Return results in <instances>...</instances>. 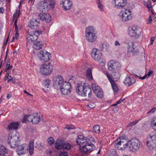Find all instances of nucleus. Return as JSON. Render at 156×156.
<instances>
[{
  "label": "nucleus",
  "mask_w": 156,
  "mask_h": 156,
  "mask_svg": "<svg viewBox=\"0 0 156 156\" xmlns=\"http://www.w3.org/2000/svg\"><path fill=\"white\" fill-rule=\"evenodd\" d=\"M98 2H97V3L98 4V8L101 9V10H103V5L101 4L99 2L100 0H98Z\"/></svg>",
  "instance_id": "obj_49"
},
{
  "label": "nucleus",
  "mask_w": 156,
  "mask_h": 156,
  "mask_svg": "<svg viewBox=\"0 0 156 156\" xmlns=\"http://www.w3.org/2000/svg\"><path fill=\"white\" fill-rule=\"evenodd\" d=\"M34 142L30 141L29 144V148H34Z\"/></svg>",
  "instance_id": "obj_50"
},
{
  "label": "nucleus",
  "mask_w": 156,
  "mask_h": 156,
  "mask_svg": "<svg viewBox=\"0 0 156 156\" xmlns=\"http://www.w3.org/2000/svg\"><path fill=\"white\" fill-rule=\"evenodd\" d=\"M85 84L83 83V84L79 83L76 88V92L78 94L82 96L84 94L83 92L85 90V87L86 86Z\"/></svg>",
  "instance_id": "obj_22"
},
{
  "label": "nucleus",
  "mask_w": 156,
  "mask_h": 156,
  "mask_svg": "<svg viewBox=\"0 0 156 156\" xmlns=\"http://www.w3.org/2000/svg\"><path fill=\"white\" fill-rule=\"evenodd\" d=\"M51 55L50 53L48 52L45 50H41L38 55V58L40 61L44 62H47L50 59Z\"/></svg>",
  "instance_id": "obj_9"
},
{
  "label": "nucleus",
  "mask_w": 156,
  "mask_h": 156,
  "mask_svg": "<svg viewBox=\"0 0 156 156\" xmlns=\"http://www.w3.org/2000/svg\"><path fill=\"white\" fill-rule=\"evenodd\" d=\"M64 83L63 79L60 76H55L53 79V86L56 89H60Z\"/></svg>",
  "instance_id": "obj_13"
},
{
  "label": "nucleus",
  "mask_w": 156,
  "mask_h": 156,
  "mask_svg": "<svg viewBox=\"0 0 156 156\" xmlns=\"http://www.w3.org/2000/svg\"><path fill=\"white\" fill-rule=\"evenodd\" d=\"M67 153L66 152H64L62 154L61 156H67Z\"/></svg>",
  "instance_id": "obj_63"
},
{
  "label": "nucleus",
  "mask_w": 156,
  "mask_h": 156,
  "mask_svg": "<svg viewBox=\"0 0 156 156\" xmlns=\"http://www.w3.org/2000/svg\"><path fill=\"white\" fill-rule=\"evenodd\" d=\"M95 105L94 104H93L92 105H91V104L87 105V106L89 107L90 109L94 108L95 107Z\"/></svg>",
  "instance_id": "obj_55"
},
{
  "label": "nucleus",
  "mask_w": 156,
  "mask_h": 156,
  "mask_svg": "<svg viewBox=\"0 0 156 156\" xmlns=\"http://www.w3.org/2000/svg\"><path fill=\"white\" fill-rule=\"evenodd\" d=\"M114 146L115 148L118 150H124L126 148L129 147V140L128 141L122 137L119 138L117 140Z\"/></svg>",
  "instance_id": "obj_4"
},
{
  "label": "nucleus",
  "mask_w": 156,
  "mask_h": 156,
  "mask_svg": "<svg viewBox=\"0 0 156 156\" xmlns=\"http://www.w3.org/2000/svg\"><path fill=\"white\" fill-rule=\"evenodd\" d=\"M85 84L83 83V84L79 83L76 88V92L78 94L82 96L84 94L83 92L85 90V87L86 86Z\"/></svg>",
  "instance_id": "obj_21"
},
{
  "label": "nucleus",
  "mask_w": 156,
  "mask_h": 156,
  "mask_svg": "<svg viewBox=\"0 0 156 156\" xmlns=\"http://www.w3.org/2000/svg\"><path fill=\"white\" fill-rule=\"evenodd\" d=\"M131 11L125 10L122 16V20L123 21H128L132 18V16L130 14Z\"/></svg>",
  "instance_id": "obj_20"
},
{
  "label": "nucleus",
  "mask_w": 156,
  "mask_h": 156,
  "mask_svg": "<svg viewBox=\"0 0 156 156\" xmlns=\"http://www.w3.org/2000/svg\"><path fill=\"white\" fill-rule=\"evenodd\" d=\"M155 109H156L155 108H153L150 111L147 112V114H149L153 113L155 112Z\"/></svg>",
  "instance_id": "obj_52"
},
{
  "label": "nucleus",
  "mask_w": 156,
  "mask_h": 156,
  "mask_svg": "<svg viewBox=\"0 0 156 156\" xmlns=\"http://www.w3.org/2000/svg\"><path fill=\"white\" fill-rule=\"evenodd\" d=\"M19 124L18 122H12L8 126V129L9 131L16 130L18 129Z\"/></svg>",
  "instance_id": "obj_27"
},
{
  "label": "nucleus",
  "mask_w": 156,
  "mask_h": 156,
  "mask_svg": "<svg viewBox=\"0 0 156 156\" xmlns=\"http://www.w3.org/2000/svg\"><path fill=\"white\" fill-rule=\"evenodd\" d=\"M138 122V121L137 120H135L134 121L131 122L129 124H128L127 126V127H129L130 126H134L136 125Z\"/></svg>",
  "instance_id": "obj_47"
},
{
  "label": "nucleus",
  "mask_w": 156,
  "mask_h": 156,
  "mask_svg": "<svg viewBox=\"0 0 156 156\" xmlns=\"http://www.w3.org/2000/svg\"><path fill=\"white\" fill-rule=\"evenodd\" d=\"M141 29L140 28L133 27L129 29V34L132 37L138 38L141 34Z\"/></svg>",
  "instance_id": "obj_14"
},
{
  "label": "nucleus",
  "mask_w": 156,
  "mask_h": 156,
  "mask_svg": "<svg viewBox=\"0 0 156 156\" xmlns=\"http://www.w3.org/2000/svg\"><path fill=\"white\" fill-rule=\"evenodd\" d=\"M53 66L50 62L43 64L40 68V73L44 75H48L52 71Z\"/></svg>",
  "instance_id": "obj_6"
},
{
  "label": "nucleus",
  "mask_w": 156,
  "mask_h": 156,
  "mask_svg": "<svg viewBox=\"0 0 156 156\" xmlns=\"http://www.w3.org/2000/svg\"><path fill=\"white\" fill-rule=\"evenodd\" d=\"M85 38L86 40L90 43L94 42L97 38V31L93 26H89L85 29Z\"/></svg>",
  "instance_id": "obj_2"
},
{
  "label": "nucleus",
  "mask_w": 156,
  "mask_h": 156,
  "mask_svg": "<svg viewBox=\"0 0 156 156\" xmlns=\"http://www.w3.org/2000/svg\"><path fill=\"white\" fill-rule=\"evenodd\" d=\"M74 126H73L71 125L70 126H67L66 127V128L68 129H74Z\"/></svg>",
  "instance_id": "obj_51"
},
{
  "label": "nucleus",
  "mask_w": 156,
  "mask_h": 156,
  "mask_svg": "<svg viewBox=\"0 0 156 156\" xmlns=\"http://www.w3.org/2000/svg\"><path fill=\"white\" fill-rule=\"evenodd\" d=\"M93 91L96 96L98 98H102L103 97V93L102 90L95 84L92 85Z\"/></svg>",
  "instance_id": "obj_16"
},
{
  "label": "nucleus",
  "mask_w": 156,
  "mask_h": 156,
  "mask_svg": "<svg viewBox=\"0 0 156 156\" xmlns=\"http://www.w3.org/2000/svg\"><path fill=\"white\" fill-rule=\"evenodd\" d=\"M91 55L95 60L99 61L100 63L105 62V61L102 58V53L98 49L93 48L91 51Z\"/></svg>",
  "instance_id": "obj_7"
},
{
  "label": "nucleus",
  "mask_w": 156,
  "mask_h": 156,
  "mask_svg": "<svg viewBox=\"0 0 156 156\" xmlns=\"http://www.w3.org/2000/svg\"><path fill=\"white\" fill-rule=\"evenodd\" d=\"M153 74V71L151 70H150V71H149L148 73L146 75H147V76H150L151 75Z\"/></svg>",
  "instance_id": "obj_54"
},
{
  "label": "nucleus",
  "mask_w": 156,
  "mask_h": 156,
  "mask_svg": "<svg viewBox=\"0 0 156 156\" xmlns=\"http://www.w3.org/2000/svg\"><path fill=\"white\" fill-rule=\"evenodd\" d=\"M28 148V146L26 144H22L20 147V155L23 154L27 152Z\"/></svg>",
  "instance_id": "obj_31"
},
{
  "label": "nucleus",
  "mask_w": 156,
  "mask_h": 156,
  "mask_svg": "<svg viewBox=\"0 0 156 156\" xmlns=\"http://www.w3.org/2000/svg\"><path fill=\"white\" fill-rule=\"evenodd\" d=\"M28 121L34 124L38 123L40 121V117L37 113L28 115Z\"/></svg>",
  "instance_id": "obj_15"
},
{
  "label": "nucleus",
  "mask_w": 156,
  "mask_h": 156,
  "mask_svg": "<svg viewBox=\"0 0 156 156\" xmlns=\"http://www.w3.org/2000/svg\"><path fill=\"white\" fill-rule=\"evenodd\" d=\"M28 32L29 36L27 37V43L34 42L37 39L38 35L41 34V31H33Z\"/></svg>",
  "instance_id": "obj_10"
},
{
  "label": "nucleus",
  "mask_w": 156,
  "mask_h": 156,
  "mask_svg": "<svg viewBox=\"0 0 156 156\" xmlns=\"http://www.w3.org/2000/svg\"><path fill=\"white\" fill-rule=\"evenodd\" d=\"M49 4L48 6H49L50 8H51L52 9L54 8L55 5V0H50L48 1Z\"/></svg>",
  "instance_id": "obj_40"
},
{
  "label": "nucleus",
  "mask_w": 156,
  "mask_h": 156,
  "mask_svg": "<svg viewBox=\"0 0 156 156\" xmlns=\"http://www.w3.org/2000/svg\"><path fill=\"white\" fill-rule=\"evenodd\" d=\"M112 71V73H111L110 75H109V76H111L112 80L113 79L117 80L119 77L118 70Z\"/></svg>",
  "instance_id": "obj_32"
},
{
  "label": "nucleus",
  "mask_w": 156,
  "mask_h": 156,
  "mask_svg": "<svg viewBox=\"0 0 156 156\" xmlns=\"http://www.w3.org/2000/svg\"><path fill=\"white\" fill-rule=\"evenodd\" d=\"M154 37H152L151 38L150 45H152L153 44V42L154 40Z\"/></svg>",
  "instance_id": "obj_58"
},
{
  "label": "nucleus",
  "mask_w": 156,
  "mask_h": 156,
  "mask_svg": "<svg viewBox=\"0 0 156 156\" xmlns=\"http://www.w3.org/2000/svg\"><path fill=\"white\" fill-rule=\"evenodd\" d=\"M147 139L148 140L146 141V143L149 149H155L156 148V135H150V137L147 138Z\"/></svg>",
  "instance_id": "obj_11"
},
{
  "label": "nucleus",
  "mask_w": 156,
  "mask_h": 156,
  "mask_svg": "<svg viewBox=\"0 0 156 156\" xmlns=\"http://www.w3.org/2000/svg\"><path fill=\"white\" fill-rule=\"evenodd\" d=\"M109 156H118L116 152L114 150H111L109 154Z\"/></svg>",
  "instance_id": "obj_44"
},
{
  "label": "nucleus",
  "mask_w": 156,
  "mask_h": 156,
  "mask_svg": "<svg viewBox=\"0 0 156 156\" xmlns=\"http://www.w3.org/2000/svg\"><path fill=\"white\" fill-rule=\"evenodd\" d=\"M91 90L90 88L88 86H86L85 88V90L84 91V95H82V96L86 97L87 98H90L91 94Z\"/></svg>",
  "instance_id": "obj_28"
},
{
  "label": "nucleus",
  "mask_w": 156,
  "mask_h": 156,
  "mask_svg": "<svg viewBox=\"0 0 156 156\" xmlns=\"http://www.w3.org/2000/svg\"><path fill=\"white\" fill-rule=\"evenodd\" d=\"M7 150L3 146H0V155L4 156L7 153Z\"/></svg>",
  "instance_id": "obj_37"
},
{
  "label": "nucleus",
  "mask_w": 156,
  "mask_h": 156,
  "mask_svg": "<svg viewBox=\"0 0 156 156\" xmlns=\"http://www.w3.org/2000/svg\"><path fill=\"white\" fill-rule=\"evenodd\" d=\"M127 48L129 52H131L134 55H138L139 50L136 48L133 42H131L128 43Z\"/></svg>",
  "instance_id": "obj_17"
},
{
  "label": "nucleus",
  "mask_w": 156,
  "mask_h": 156,
  "mask_svg": "<svg viewBox=\"0 0 156 156\" xmlns=\"http://www.w3.org/2000/svg\"><path fill=\"white\" fill-rule=\"evenodd\" d=\"M45 19L44 21L46 23H49L51 19V17L50 16V15L48 14H45Z\"/></svg>",
  "instance_id": "obj_41"
},
{
  "label": "nucleus",
  "mask_w": 156,
  "mask_h": 156,
  "mask_svg": "<svg viewBox=\"0 0 156 156\" xmlns=\"http://www.w3.org/2000/svg\"><path fill=\"white\" fill-rule=\"evenodd\" d=\"M115 46H120V44L118 41H116L115 42Z\"/></svg>",
  "instance_id": "obj_61"
},
{
  "label": "nucleus",
  "mask_w": 156,
  "mask_h": 156,
  "mask_svg": "<svg viewBox=\"0 0 156 156\" xmlns=\"http://www.w3.org/2000/svg\"><path fill=\"white\" fill-rule=\"evenodd\" d=\"M28 120V115H25L23 116V118L21 121V122L23 123H27V122H29Z\"/></svg>",
  "instance_id": "obj_43"
},
{
  "label": "nucleus",
  "mask_w": 156,
  "mask_h": 156,
  "mask_svg": "<svg viewBox=\"0 0 156 156\" xmlns=\"http://www.w3.org/2000/svg\"><path fill=\"white\" fill-rule=\"evenodd\" d=\"M135 82V80L133 77L131 78L129 76H127L124 82V83L126 85L129 86L133 84Z\"/></svg>",
  "instance_id": "obj_29"
},
{
  "label": "nucleus",
  "mask_w": 156,
  "mask_h": 156,
  "mask_svg": "<svg viewBox=\"0 0 156 156\" xmlns=\"http://www.w3.org/2000/svg\"><path fill=\"white\" fill-rule=\"evenodd\" d=\"M87 77L89 80L92 79V69L91 68H89L87 70Z\"/></svg>",
  "instance_id": "obj_36"
},
{
  "label": "nucleus",
  "mask_w": 156,
  "mask_h": 156,
  "mask_svg": "<svg viewBox=\"0 0 156 156\" xmlns=\"http://www.w3.org/2000/svg\"><path fill=\"white\" fill-rule=\"evenodd\" d=\"M71 145L69 143L65 142L62 146V149L67 150H69L71 148Z\"/></svg>",
  "instance_id": "obj_39"
},
{
  "label": "nucleus",
  "mask_w": 156,
  "mask_h": 156,
  "mask_svg": "<svg viewBox=\"0 0 156 156\" xmlns=\"http://www.w3.org/2000/svg\"><path fill=\"white\" fill-rule=\"evenodd\" d=\"M42 44L40 42L36 41L33 45V48L36 50H38L41 48Z\"/></svg>",
  "instance_id": "obj_35"
},
{
  "label": "nucleus",
  "mask_w": 156,
  "mask_h": 156,
  "mask_svg": "<svg viewBox=\"0 0 156 156\" xmlns=\"http://www.w3.org/2000/svg\"><path fill=\"white\" fill-rule=\"evenodd\" d=\"M64 142L63 140H57L55 143V148L58 149H62Z\"/></svg>",
  "instance_id": "obj_30"
},
{
  "label": "nucleus",
  "mask_w": 156,
  "mask_h": 156,
  "mask_svg": "<svg viewBox=\"0 0 156 156\" xmlns=\"http://www.w3.org/2000/svg\"><path fill=\"white\" fill-rule=\"evenodd\" d=\"M148 20L149 21V22L150 23H151L152 21V17H151V16H149V17L148 19Z\"/></svg>",
  "instance_id": "obj_60"
},
{
  "label": "nucleus",
  "mask_w": 156,
  "mask_h": 156,
  "mask_svg": "<svg viewBox=\"0 0 156 156\" xmlns=\"http://www.w3.org/2000/svg\"><path fill=\"white\" fill-rule=\"evenodd\" d=\"M20 16V10H19L18 11V14L17 16V12H15L13 15V18L12 19V20L13 21L14 20H15L14 23V26L15 27V32H16V34L15 35L16 38L17 39L19 37V31L18 30V28L17 26V25L16 24V23L17 21V19L18 17Z\"/></svg>",
  "instance_id": "obj_18"
},
{
  "label": "nucleus",
  "mask_w": 156,
  "mask_h": 156,
  "mask_svg": "<svg viewBox=\"0 0 156 156\" xmlns=\"http://www.w3.org/2000/svg\"><path fill=\"white\" fill-rule=\"evenodd\" d=\"M76 142L80 147H82L80 150L83 154L90 153L94 148L95 141L93 138L90 136L85 140L83 138V136H78L76 140Z\"/></svg>",
  "instance_id": "obj_1"
},
{
  "label": "nucleus",
  "mask_w": 156,
  "mask_h": 156,
  "mask_svg": "<svg viewBox=\"0 0 156 156\" xmlns=\"http://www.w3.org/2000/svg\"><path fill=\"white\" fill-rule=\"evenodd\" d=\"M109 45L106 43H104L100 45V48L101 50L103 51H107L109 48Z\"/></svg>",
  "instance_id": "obj_33"
},
{
  "label": "nucleus",
  "mask_w": 156,
  "mask_h": 156,
  "mask_svg": "<svg viewBox=\"0 0 156 156\" xmlns=\"http://www.w3.org/2000/svg\"><path fill=\"white\" fill-rule=\"evenodd\" d=\"M14 135L13 133L10 132L9 134L7 140L8 144L12 148L17 147L20 144L19 135Z\"/></svg>",
  "instance_id": "obj_3"
},
{
  "label": "nucleus",
  "mask_w": 156,
  "mask_h": 156,
  "mask_svg": "<svg viewBox=\"0 0 156 156\" xmlns=\"http://www.w3.org/2000/svg\"><path fill=\"white\" fill-rule=\"evenodd\" d=\"M129 149L130 151L136 152L139 150L141 147L140 141L136 138H134L129 140Z\"/></svg>",
  "instance_id": "obj_5"
},
{
  "label": "nucleus",
  "mask_w": 156,
  "mask_h": 156,
  "mask_svg": "<svg viewBox=\"0 0 156 156\" xmlns=\"http://www.w3.org/2000/svg\"><path fill=\"white\" fill-rule=\"evenodd\" d=\"M59 89L62 94L67 95L70 93L72 88L71 85L69 82L65 81Z\"/></svg>",
  "instance_id": "obj_8"
},
{
  "label": "nucleus",
  "mask_w": 156,
  "mask_h": 156,
  "mask_svg": "<svg viewBox=\"0 0 156 156\" xmlns=\"http://www.w3.org/2000/svg\"><path fill=\"white\" fill-rule=\"evenodd\" d=\"M40 24L39 22L37 20L33 19L30 21L29 26L31 29L36 30L38 28Z\"/></svg>",
  "instance_id": "obj_24"
},
{
  "label": "nucleus",
  "mask_w": 156,
  "mask_h": 156,
  "mask_svg": "<svg viewBox=\"0 0 156 156\" xmlns=\"http://www.w3.org/2000/svg\"><path fill=\"white\" fill-rule=\"evenodd\" d=\"M63 4L62 7L63 9L65 11L70 9L73 5V2L69 0H65L62 1L61 4Z\"/></svg>",
  "instance_id": "obj_23"
},
{
  "label": "nucleus",
  "mask_w": 156,
  "mask_h": 156,
  "mask_svg": "<svg viewBox=\"0 0 156 156\" xmlns=\"http://www.w3.org/2000/svg\"><path fill=\"white\" fill-rule=\"evenodd\" d=\"M45 12L40 13L39 14V17L40 19L42 20H44L45 19Z\"/></svg>",
  "instance_id": "obj_46"
},
{
  "label": "nucleus",
  "mask_w": 156,
  "mask_h": 156,
  "mask_svg": "<svg viewBox=\"0 0 156 156\" xmlns=\"http://www.w3.org/2000/svg\"><path fill=\"white\" fill-rule=\"evenodd\" d=\"M9 73H7L5 75V76L4 80H6L8 79V78L9 77Z\"/></svg>",
  "instance_id": "obj_57"
},
{
  "label": "nucleus",
  "mask_w": 156,
  "mask_h": 156,
  "mask_svg": "<svg viewBox=\"0 0 156 156\" xmlns=\"http://www.w3.org/2000/svg\"><path fill=\"white\" fill-rule=\"evenodd\" d=\"M45 3H47V1L46 0H44L43 1H42L39 2L37 4V6H41V7H43V5H45Z\"/></svg>",
  "instance_id": "obj_48"
},
{
  "label": "nucleus",
  "mask_w": 156,
  "mask_h": 156,
  "mask_svg": "<svg viewBox=\"0 0 156 156\" xmlns=\"http://www.w3.org/2000/svg\"><path fill=\"white\" fill-rule=\"evenodd\" d=\"M5 111L4 109H1L0 110V115H2L4 112H5Z\"/></svg>",
  "instance_id": "obj_59"
},
{
  "label": "nucleus",
  "mask_w": 156,
  "mask_h": 156,
  "mask_svg": "<svg viewBox=\"0 0 156 156\" xmlns=\"http://www.w3.org/2000/svg\"><path fill=\"white\" fill-rule=\"evenodd\" d=\"M48 143L51 145L53 144L55 142L54 138L52 137H49L48 139Z\"/></svg>",
  "instance_id": "obj_45"
},
{
  "label": "nucleus",
  "mask_w": 156,
  "mask_h": 156,
  "mask_svg": "<svg viewBox=\"0 0 156 156\" xmlns=\"http://www.w3.org/2000/svg\"><path fill=\"white\" fill-rule=\"evenodd\" d=\"M93 129L94 132L96 133H98L100 132V126L98 125H95Z\"/></svg>",
  "instance_id": "obj_42"
},
{
  "label": "nucleus",
  "mask_w": 156,
  "mask_h": 156,
  "mask_svg": "<svg viewBox=\"0 0 156 156\" xmlns=\"http://www.w3.org/2000/svg\"><path fill=\"white\" fill-rule=\"evenodd\" d=\"M115 6L119 9H122L127 4L126 0H113Z\"/></svg>",
  "instance_id": "obj_19"
},
{
  "label": "nucleus",
  "mask_w": 156,
  "mask_h": 156,
  "mask_svg": "<svg viewBox=\"0 0 156 156\" xmlns=\"http://www.w3.org/2000/svg\"><path fill=\"white\" fill-rule=\"evenodd\" d=\"M106 75L108 79V80L111 84V85L113 90L115 92H117L118 90V88L116 83L115 82V81L113 80H112V79L111 78V76H109V74L108 73H106Z\"/></svg>",
  "instance_id": "obj_25"
},
{
  "label": "nucleus",
  "mask_w": 156,
  "mask_h": 156,
  "mask_svg": "<svg viewBox=\"0 0 156 156\" xmlns=\"http://www.w3.org/2000/svg\"><path fill=\"white\" fill-rule=\"evenodd\" d=\"M6 67L7 69L5 70V71H6L7 70H9L10 68H12V66H10V64L7 63L6 65Z\"/></svg>",
  "instance_id": "obj_53"
},
{
  "label": "nucleus",
  "mask_w": 156,
  "mask_h": 156,
  "mask_svg": "<svg viewBox=\"0 0 156 156\" xmlns=\"http://www.w3.org/2000/svg\"><path fill=\"white\" fill-rule=\"evenodd\" d=\"M4 12V9L2 7H0V13H3Z\"/></svg>",
  "instance_id": "obj_62"
},
{
  "label": "nucleus",
  "mask_w": 156,
  "mask_h": 156,
  "mask_svg": "<svg viewBox=\"0 0 156 156\" xmlns=\"http://www.w3.org/2000/svg\"><path fill=\"white\" fill-rule=\"evenodd\" d=\"M150 123L152 128L156 130V118H152L151 121Z\"/></svg>",
  "instance_id": "obj_38"
},
{
  "label": "nucleus",
  "mask_w": 156,
  "mask_h": 156,
  "mask_svg": "<svg viewBox=\"0 0 156 156\" xmlns=\"http://www.w3.org/2000/svg\"><path fill=\"white\" fill-rule=\"evenodd\" d=\"M30 154V155H32L34 152V148H29Z\"/></svg>",
  "instance_id": "obj_56"
},
{
  "label": "nucleus",
  "mask_w": 156,
  "mask_h": 156,
  "mask_svg": "<svg viewBox=\"0 0 156 156\" xmlns=\"http://www.w3.org/2000/svg\"><path fill=\"white\" fill-rule=\"evenodd\" d=\"M42 85L44 87V88H45L44 89H46L45 92H46V91H48V90L50 89L51 86L50 80L49 79L44 80L43 82Z\"/></svg>",
  "instance_id": "obj_26"
},
{
  "label": "nucleus",
  "mask_w": 156,
  "mask_h": 156,
  "mask_svg": "<svg viewBox=\"0 0 156 156\" xmlns=\"http://www.w3.org/2000/svg\"><path fill=\"white\" fill-rule=\"evenodd\" d=\"M45 5H43V7H41V6H39L37 5V8L40 12H45L46 11L48 10V3H45Z\"/></svg>",
  "instance_id": "obj_34"
},
{
  "label": "nucleus",
  "mask_w": 156,
  "mask_h": 156,
  "mask_svg": "<svg viewBox=\"0 0 156 156\" xmlns=\"http://www.w3.org/2000/svg\"><path fill=\"white\" fill-rule=\"evenodd\" d=\"M108 69L111 71L118 70L120 68L121 65L118 61L112 60L108 63Z\"/></svg>",
  "instance_id": "obj_12"
},
{
  "label": "nucleus",
  "mask_w": 156,
  "mask_h": 156,
  "mask_svg": "<svg viewBox=\"0 0 156 156\" xmlns=\"http://www.w3.org/2000/svg\"><path fill=\"white\" fill-rule=\"evenodd\" d=\"M8 82H9L10 81H11V80H12V77H11V76H9L8 77Z\"/></svg>",
  "instance_id": "obj_64"
}]
</instances>
